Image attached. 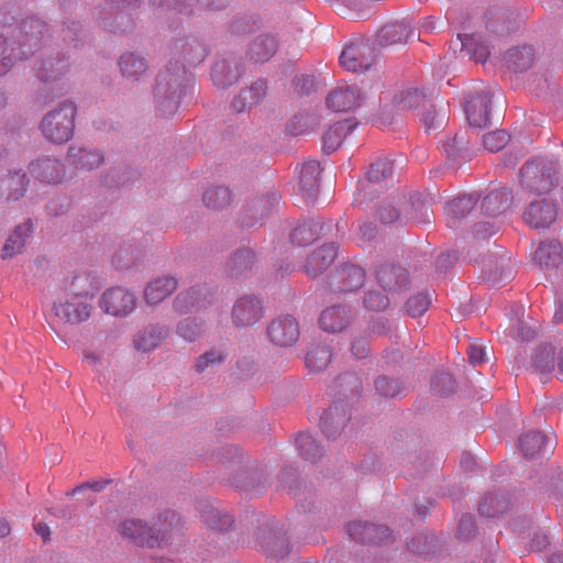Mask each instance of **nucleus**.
<instances>
[{
  "instance_id": "a878e982",
  "label": "nucleus",
  "mask_w": 563,
  "mask_h": 563,
  "mask_svg": "<svg viewBox=\"0 0 563 563\" xmlns=\"http://www.w3.org/2000/svg\"><path fill=\"white\" fill-rule=\"evenodd\" d=\"M514 196L507 188L489 191L482 202V210L488 217H497L505 212L512 203Z\"/></svg>"
},
{
  "instance_id": "7ed1b4c3",
  "label": "nucleus",
  "mask_w": 563,
  "mask_h": 563,
  "mask_svg": "<svg viewBox=\"0 0 563 563\" xmlns=\"http://www.w3.org/2000/svg\"><path fill=\"white\" fill-rule=\"evenodd\" d=\"M558 181V163L552 159L538 158L526 163L520 169V186L531 194H547Z\"/></svg>"
},
{
  "instance_id": "4468645a",
  "label": "nucleus",
  "mask_w": 563,
  "mask_h": 563,
  "mask_svg": "<svg viewBox=\"0 0 563 563\" xmlns=\"http://www.w3.org/2000/svg\"><path fill=\"white\" fill-rule=\"evenodd\" d=\"M347 532L351 539L356 542H367L380 544L391 537V532L386 526H378L371 522L355 521L347 526Z\"/></svg>"
},
{
  "instance_id": "f03ea898",
  "label": "nucleus",
  "mask_w": 563,
  "mask_h": 563,
  "mask_svg": "<svg viewBox=\"0 0 563 563\" xmlns=\"http://www.w3.org/2000/svg\"><path fill=\"white\" fill-rule=\"evenodd\" d=\"M47 26L37 18H29L22 22L18 34L19 38L10 45L8 38L0 35V76L9 71L15 60L26 58L38 47L42 37L46 34Z\"/></svg>"
},
{
  "instance_id": "e2e57ef3",
  "label": "nucleus",
  "mask_w": 563,
  "mask_h": 563,
  "mask_svg": "<svg viewBox=\"0 0 563 563\" xmlns=\"http://www.w3.org/2000/svg\"><path fill=\"white\" fill-rule=\"evenodd\" d=\"M150 4L154 8H177L180 12L191 13L192 10H187L186 7H181L178 0H150Z\"/></svg>"
},
{
  "instance_id": "a211bd4d",
  "label": "nucleus",
  "mask_w": 563,
  "mask_h": 563,
  "mask_svg": "<svg viewBox=\"0 0 563 563\" xmlns=\"http://www.w3.org/2000/svg\"><path fill=\"white\" fill-rule=\"evenodd\" d=\"M357 122L352 119H346L331 125L322 137V148L327 154L335 152L343 141L349 140Z\"/></svg>"
},
{
  "instance_id": "423d86ee",
  "label": "nucleus",
  "mask_w": 563,
  "mask_h": 563,
  "mask_svg": "<svg viewBox=\"0 0 563 563\" xmlns=\"http://www.w3.org/2000/svg\"><path fill=\"white\" fill-rule=\"evenodd\" d=\"M375 62V49L365 40L350 42L340 55L341 66L352 73L368 70Z\"/></svg>"
},
{
  "instance_id": "8fccbe9b",
  "label": "nucleus",
  "mask_w": 563,
  "mask_h": 563,
  "mask_svg": "<svg viewBox=\"0 0 563 563\" xmlns=\"http://www.w3.org/2000/svg\"><path fill=\"white\" fill-rule=\"evenodd\" d=\"M509 142V135L505 130H496L483 136V145L489 152L503 150Z\"/></svg>"
},
{
  "instance_id": "052dcab7",
  "label": "nucleus",
  "mask_w": 563,
  "mask_h": 563,
  "mask_svg": "<svg viewBox=\"0 0 563 563\" xmlns=\"http://www.w3.org/2000/svg\"><path fill=\"white\" fill-rule=\"evenodd\" d=\"M224 68H225L224 64H217L213 67L212 73H211L214 84L222 86V87L230 86L236 81L235 76H232L231 78H228V79L222 78V73H223Z\"/></svg>"
},
{
  "instance_id": "473e14b6",
  "label": "nucleus",
  "mask_w": 563,
  "mask_h": 563,
  "mask_svg": "<svg viewBox=\"0 0 563 563\" xmlns=\"http://www.w3.org/2000/svg\"><path fill=\"white\" fill-rule=\"evenodd\" d=\"M277 51V41L271 35H260L250 45L249 56L254 63H265Z\"/></svg>"
},
{
  "instance_id": "37998d69",
  "label": "nucleus",
  "mask_w": 563,
  "mask_h": 563,
  "mask_svg": "<svg viewBox=\"0 0 563 563\" xmlns=\"http://www.w3.org/2000/svg\"><path fill=\"white\" fill-rule=\"evenodd\" d=\"M509 67L516 71L528 69L533 63V52L530 47L509 49L506 55Z\"/></svg>"
},
{
  "instance_id": "69168bd1",
  "label": "nucleus",
  "mask_w": 563,
  "mask_h": 563,
  "mask_svg": "<svg viewBox=\"0 0 563 563\" xmlns=\"http://www.w3.org/2000/svg\"><path fill=\"white\" fill-rule=\"evenodd\" d=\"M377 229L372 223H363L360 225V234L364 240L371 241L375 238Z\"/></svg>"
},
{
  "instance_id": "c756f323",
  "label": "nucleus",
  "mask_w": 563,
  "mask_h": 563,
  "mask_svg": "<svg viewBox=\"0 0 563 563\" xmlns=\"http://www.w3.org/2000/svg\"><path fill=\"white\" fill-rule=\"evenodd\" d=\"M475 203L476 198L472 195L460 196L446 202L444 213L449 225H455L460 219L473 210Z\"/></svg>"
},
{
  "instance_id": "4d7b16f0",
  "label": "nucleus",
  "mask_w": 563,
  "mask_h": 563,
  "mask_svg": "<svg viewBox=\"0 0 563 563\" xmlns=\"http://www.w3.org/2000/svg\"><path fill=\"white\" fill-rule=\"evenodd\" d=\"M389 299L378 291H367L364 297V306L368 310L380 311L388 307Z\"/></svg>"
},
{
  "instance_id": "680f3d73",
  "label": "nucleus",
  "mask_w": 563,
  "mask_h": 563,
  "mask_svg": "<svg viewBox=\"0 0 563 563\" xmlns=\"http://www.w3.org/2000/svg\"><path fill=\"white\" fill-rule=\"evenodd\" d=\"M464 144V136L456 134L452 140H449L443 144V151L448 156H454Z\"/></svg>"
},
{
  "instance_id": "3c124183",
  "label": "nucleus",
  "mask_w": 563,
  "mask_h": 563,
  "mask_svg": "<svg viewBox=\"0 0 563 563\" xmlns=\"http://www.w3.org/2000/svg\"><path fill=\"white\" fill-rule=\"evenodd\" d=\"M225 358L223 352L218 350H210L203 353L201 356L197 358L196 362V371L198 373H202L208 368H212L214 366L220 365Z\"/></svg>"
},
{
  "instance_id": "a18cd8bd",
  "label": "nucleus",
  "mask_w": 563,
  "mask_h": 563,
  "mask_svg": "<svg viewBox=\"0 0 563 563\" xmlns=\"http://www.w3.org/2000/svg\"><path fill=\"white\" fill-rule=\"evenodd\" d=\"M231 201V191L227 187L218 186L208 189L203 195V202L210 209H221Z\"/></svg>"
},
{
  "instance_id": "6ab92c4d",
  "label": "nucleus",
  "mask_w": 563,
  "mask_h": 563,
  "mask_svg": "<svg viewBox=\"0 0 563 563\" xmlns=\"http://www.w3.org/2000/svg\"><path fill=\"white\" fill-rule=\"evenodd\" d=\"M378 284L388 292H397L407 288L409 284L408 272L394 264H386L377 271Z\"/></svg>"
},
{
  "instance_id": "2f4dec72",
  "label": "nucleus",
  "mask_w": 563,
  "mask_h": 563,
  "mask_svg": "<svg viewBox=\"0 0 563 563\" xmlns=\"http://www.w3.org/2000/svg\"><path fill=\"white\" fill-rule=\"evenodd\" d=\"M167 330L159 325H148L134 338V345L139 351L150 352L156 349L166 338Z\"/></svg>"
},
{
  "instance_id": "dca6fc26",
  "label": "nucleus",
  "mask_w": 563,
  "mask_h": 563,
  "mask_svg": "<svg viewBox=\"0 0 563 563\" xmlns=\"http://www.w3.org/2000/svg\"><path fill=\"white\" fill-rule=\"evenodd\" d=\"M362 102V92L355 85L341 86L333 89L328 98L327 104L336 112L352 110Z\"/></svg>"
},
{
  "instance_id": "aec40b11",
  "label": "nucleus",
  "mask_w": 563,
  "mask_h": 563,
  "mask_svg": "<svg viewBox=\"0 0 563 563\" xmlns=\"http://www.w3.org/2000/svg\"><path fill=\"white\" fill-rule=\"evenodd\" d=\"M338 255V246L334 243L324 244L316 249L308 257L305 265L307 275L317 277L325 272Z\"/></svg>"
},
{
  "instance_id": "c03bdc74",
  "label": "nucleus",
  "mask_w": 563,
  "mask_h": 563,
  "mask_svg": "<svg viewBox=\"0 0 563 563\" xmlns=\"http://www.w3.org/2000/svg\"><path fill=\"white\" fill-rule=\"evenodd\" d=\"M406 201L405 195H397L382 202L378 214L383 223H394L400 220V209L398 206Z\"/></svg>"
},
{
  "instance_id": "72a5a7b5",
  "label": "nucleus",
  "mask_w": 563,
  "mask_h": 563,
  "mask_svg": "<svg viewBox=\"0 0 563 563\" xmlns=\"http://www.w3.org/2000/svg\"><path fill=\"white\" fill-rule=\"evenodd\" d=\"M427 103H429L427 96L418 89L401 91L394 99V104L399 111H418L420 108H424Z\"/></svg>"
},
{
  "instance_id": "13d9d810",
  "label": "nucleus",
  "mask_w": 563,
  "mask_h": 563,
  "mask_svg": "<svg viewBox=\"0 0 563 563\" xmlns=\"http://www.w3.org/2000/svg\"><path fill=\"white\" fill-rule=\"evenodd\" d=\"M254 260V253L251 250H241L235 253L234 257L232 258V273H241L244 269H247L251 267Z\"/></svg>"
},
{
  "instance_id": "ddd939ff",
  "label": "nucleus",
  "mask_w": 563,
  "mask_h": 563,
  "mask_svg": "<svg viewBox=\"0 0 563 563\" xmlns=\"http://www.w3.org/2000/svg\"><path fill=\"white\" fill-rule=\"evenodd\" d=\"M214 294L208 288H190L177 295L174 300V309L178 313H187L207 308L212 303Z\"/></svg>"
},
{
  "instance_id": "393cba45",
  "label": "nucleus",
  "mask_w": 563,
  "mask_h": 563,
  "mask_svg": "<svg viewBox=\"0 0 563 563\" xmlns=\"http://www.w3.org/2000/svg\"><path fill=\"white\" fill-rule=\"evenodd\" d=\"M350 417L346 411L339 406L330 407L323 412L320 420L321 430L329 439H335L336 435L346 427Z\"/></svg>"
},
{
  "instance_id": "9d476101",
  "label": "nucleus",
  "mask_w": 563,
  "mask_h": 563,
  "mask_svg": "<svg viewBox=\"0 0 563 563\" xmlns=\"http://www.w3.org/2000/svg\"><path fill=\"white\" fill-rule=\"evenodd\" d=\"M365 271L356 265L349 264L329 277V285L335 291H354L360 289L364 285Z\"/></svg>"
},
{
  "instance_id": "c9c22d12",
  "label": "nucleus",
  "mask_w": 563,
  "mask_h": 563,
  "mask_svg": "<svg viewBox=\"0 0 563 563\" xmlns=\"http://www.w3.org/2000/svg\"><path fill=\"white\" fill-rule=\"evenodd\" d=\"M67 158L78 168L87 170L100 166L103 161L102 156L97 152L76 147H70L68 150Z\"/></svg>"
},
{
  "instance_id": "603ef678",
  "label": "nucleus",
  "mask_w": 563,
  "mask_h": 563,
  "mask_svg": "<svg viewBox=\"0 0 563 563\" xmlns=\"http://www.w3.org/2000/svg\"><path fill=\"white\" fill-rule=\"evenodd\" d=\"M431 303V296L429 294H418L408 299L406 303L407 312L412 317L423 314Z\"/></svg>"
},
{
  "instance_id": "e433bc0d",
  "label": "nucleus",
  "mask_w": 563,
  "mask_h": 563,
  "mask_svg": "<svg viewBox=\"0 0 563 563\" xmlns=\"http://www.w3.org/2000/svg\"><path fill=\"white\" fill-rule=\"evenodd\" d=\"M322 228L320 222L314 220L299 224L290 234L291 243L298 246L311 244L318 239Z\"/></svg>"
},
{
  "instance_id": "9b49d317",
  "label": "nucleus",
  "mask_w": 563,
  "mask_h": 563,
  "mask_svg": "<svg viewBox=\"0 0 563 563\" xmlns=\"http://www.w3.org/2000/svg\"><path fill=\"white\" fill-rule=\"evenodd\" d=\"M267 333L271 341L276 345L289 346L299 339V323L291 316H284L271 322Z\"/></svg>"
},
{
  "instance_id": "79ce46f5",
  "label": "nucleus",
  "mask_w": 563,
  "mask_h": 563,
  "mask_svg": "<svg viewBox=\"0 0 563 563\" xmlns=\"http://www.w3.org/2000/svg\"><path fill=\"white\" fill-rule=\"evenodd\" d=\"M331 360V350L327 345L311 347L306 356V364L310 371L324 369Z\"/></svg>"
},
{
  "instance_id": "f8f14e48",
  "label": "nucleus",
  "mask_w": 563,
  "mask_h": 563,
  "mask_svg": "<svg viewBox=\"0 0 563 563\" xmlns=\"http://www.w3.org/2000/svg\"><path fill=\"white\" fill-rule=\"evenodd\" d=\"M556 207L547 198L531 201L523 211V220L532 228L549 227L556 219Z\"/></svg>"
},
{
  "instance_id": "49530a36",
  "label": "nucleus",
  "mask_w": 563,
  "mask_h": 563,
  "mask_svg": "<svg viewBox=\"0 0 563 563\" xmlns=\"http://www.w3.org/2000/svg\"><path fill=\"white\" fill-rule=\"evenodd\" d=\"M297 446L306 460L317 461L321 456V449L310 433L298 435Z\"/></svg>"
},
{
  "instance_id": "864d4df0",
  "label": "nucleus",
  "mask_w": 563,
  "mask_h": 563,
  "mask_svg": "<svg viewBox=\"0 0 563 563\" xmlns=\"http://www.w3.org/2000/svg\"><path fill=\"white\" fill-rule=\"evenodd\" d=\"M375 388L384 397H396L402 391L401 384L398 380L386 376L376 379Z\"/></svg>"
},
{
  "instance_id": "a19ab883",
  "label": "nucleus",
  "mask_w": 563,
  "mask_h": 563,
  "mask_svg": "<svg viewBox=\"0 0 563 563\" xmlns=\"http://www.w3.org/2000/svg\"><path fill=\"white\" fill-rule=\"evenodd\" d=\"M394 174V164L388 158H378L371 164L367 179L372 184L387 183Z\"/></svg>"
},
{
  "instance_id": "ea45409f",
  "label": "nucleus",
  "mask_w": 563,
  "mask_h": 563,
  "mask_svg": "<svg viewBox=\"0 0 563 563\" xmlns=\"http://www.w3.org/2000/svg\"><path fill=\"white\" fill-rule=\"evenodd\" d=\"M533 366L541 375L555 372V351L552 345H542L532 356Z\"/></svg>"
},
{
  "instance_id": "6e6552de",
  "label": "nucleus",
  "mask_w": 563,
  "mask_h": 563,
  "mask_svg": "<svg viewBox=\"0 0 563 563\" xmlns=\"http://www.w3.org/2000/svg\"><path fill=\"white\" fill-rule=\"evenodd\" d=\"M136 307L134 294L122 287L107 289L100 298V308L108 314L125 317Z\"/></svg>"
},
{
  "instance_id": "2eb2a0df",
  "label": "nucleus",
  "mask_w": 563,
  "mask_h": 563,
  "mask_svg": "<svg viewBox=\"0 0 563 563\" xmlns=\"http://www.w3.org/2000/svg\"><path fill=\"white\" fill-rule=\"evenodd\" d=\"M552 434V430H549L548 433L530 431L520 438L518 446L527 457L545 455L551 452L554 446Z\"/></svg>"
},
{
  "instance_id": "09e8293b",
  "label": "nucleus",
  "mask_w": 563,
  "mask_h": 563,
  "mask_svg": "<svg viewBox=\"0 0 563 563\" xmlns=\"http://www.w3.org/2000/svg\"><path fill=\"white\" fill-rule=\"evenodd\" d=\"M177 333L184 340L194 342L202 333V327L196 319L186 318L178 323Z\"/></svg>"
},
{
  "instance_id": "4be33fe9",
  "label": "nucleus",
  "mask_w": 563,
  "mask_h": 563,
  "mask_svg": "<svg viewBox=\"0 0 563 563\" xmlns=\"http://www.w3.org/2000/svg\"><path fill=\"white\" fill-rule=\"evenodd\" d=\"M533 262L543 269L558 268L563 264V247L555 240L543 241L537 247Z\"/></svg>"
},
{
  "instance_id": "412c9836",
  "label": "nucleus",
  "mask_w": 563,
  "mask_h": 563,
  "mask_svg": "<svg viewBox=\"0 0 563 563\" xmlns=\"http://www.w3.org/2000/svg\"><path fill=\"white\" fill-rule=\"evenodd\" d=\"M30 173L42 183L57 184L64 176V168L59 161L42 157L31 163Z\"/></svg>"
},
{
  "instance_id": "1a4fd4ad",
  "label": "nucleus",
  "mask_w": 563,
  "mask_h": 563,
  "mask_svg": "<svg viewBox=\"0 0 563 563\" xmlns=\"http://www.w3.org/2000/svg\"><path fill=\"white\" fill-rule=\"evenodd\" d=\"M265 313L261 300L253 295L240 297L232 307L231 317L238 328H250L256 324Z\"/></svg>"
},
{
  "instance_id": "cd10ccee",
  "label": "nucleus",
  "mask_w": 563,
  "mask_h": 563,
  "mask_svg": "<svg viewBox=\"0 0 563 563\" xmlns=\"http://www.w3.org/2000/svg\"><path fill=\"white\" fill-rule=\"evenodd\" d=\"M27 184L25 174L11 173L0 180V196L7 200H18L24 195Z\"/></svg>"
},
{
  "instance_id": "338daca9",
  "label": "nucleus",
  "mask_w": 563,
  "mask_h": 563,
  "mask_svg": "<svg viewBox=\"0 0 563 563\" xmlns=\"http://www.w3.org/2000/svg\"><path fill=\"white\" fill-rule=\"evenodd\" d=\"M536 335V329L530 325H521L518 331V336L521 340H530Z\"/></svg>"
},
{
  "instance_id": "c85d7f7f",
  "label": "nucleus",
  "mask_w": 563,
  "mask_h": 563,
  "mask_svg": "<svg viewBox=\"0 0 563 563\" xmlns=\"http://www.w3.org/2000/svg\"><path fill=\"white\" fill-rule=\"evenodd\" d=\"M413 35V31L405 21H396L384 25L378 34L380 44L391 45L406 43Z\"/></svg>"
},
{
  "instance_id": "0e129e2a",
  "label": "nucleus",
  "mask_w": 563,
  "mask_h": 563,
  "mask_svg": "<svg viewBox=\"0 0 563 563\" xmlns=\"http://www.w3.org/2000/svg\"><path fill=\"white\" fill-rule=\"evenodd\" d=\"M367 342L365 340H357L353 342L351 352L356 358H363L367 355Z\"/></svg>"
},
{
  "instance_id": "de8ad7c7",
  "label": "nucleus",
  "mask_w": 563,
  "mask_h": 563,
  "mask_svg": "<svg viewBox=\"0 0 563 563\" xmlns=\"http://www.w3.org/2000/svg\"><path fill=\"white\" fill-rule=\"evenodd\" d=\"M427 131L442 126L446 122V106L441 102L438 109L432 106V110L420 114Z\"/></svg>"
},
{
  "instance_id": "b1692460",
  "label": "nucleus",
  "mask_w": 563,
  "mask_h": 563,
  "mask_svg": "<svg viewBox=\"0 0 563 563\" xmlns=\"http://www.w3.org/2000/svg\"><path fill=\"white\" fill-rule=\"evenodd\" d=\"M178 287V280L173 276H162L152 280L144 290L148 305H157L169 297Z\"/></svg>"
},
{
  "instance_id": "4c0bfd02",
  "label": "nucleus",
  "mask_w": 563,
  "mask_h": 563,
  "mask_svg": "<svg viewBox=\"0 0 563 563\" xmlns=\"http://www.w3.org/2000/svg\"><path fill=\"white\" fill-rule=\"evenodd\" d=\"M179 74H173L169 69H167L164 74L159 76V80L157 81V85L155 87V95H167V99L164 100L161 104V110H163V107H169L170 111L169 113H174L177 109L176 102L174 100H170V96L176 92L174 85L178 81Z\"/></svg>"
},
{
  "instance_id": "f3484780",
  "label": "nucleus",
  "mask_w": 563,
  "mask_h": 563,
  "mask_svg": "<svg viewBox=\"0 0 563 563\" xmlns=\"http://www.w3.org/2000/svg\"><path fill=\"white\" fill-rule=\"evenodd\" d=\"M321 165L316 159L307 161L299 172V192L306 200H313L319 192Z\"/></svg>"
},
{
  "instance_id": "bb28decb",
  "label": "nucleus",
  "mask_w": 563,
  "mask_h": 563,
  "mask_svg": "<svg viewBox=\"0 0 563 563\" xmlns=\"http://www.w3.org/2000/svg\"><path fill=\"white\" fill-rule=\"evenodd\" d=\"M350 320V310L342 306H333L321 312L319 323L324 331L335 333L345 329Z\"/></svg>"
},
{
  "instance_id": "39448f33",
  "label": "nucleus",
  "mask_w": 563,
  "mask_h": 563,
  "mask_svg": "<svg viewBox=\"0 0 563 563\" xmlns=\"http://www.w3.org/2000/svg\"><path fill=\"white\" fill-rule=\"evenodd\" d=\"M172 523H167V517L158 518L154 527H147L142 520H125L121 525V534L123 538L131 540L141 547H163L169 539V529Z\"/></svg>"
},
{
  "instance_id": "58836bf2",
  "label": "nucleus",
  "mask_w": 563,
  "mask_h": 563,
  "mask_svg": "<svg viewBox=\"0 0 563 563\" xmlns=\"http://www.w3.org/2000/svg\"><path fill=\"white\" fill-rule=\"evenodd\" d=\"M508 499L504 495L495 493L486 494L478 506V511L483 516L497 517L508 509Z\"/></svg>"
},
{
  "instance_id": "0eeeda50",
  "label": "nucleus",
  "mask_w": 563,
  "mask_h": 563,
  "mask_svg": "<svg viewBox=\"0 0 563 563\" xmlns=\"http://www.w3.org/2000/svg\"><path fill=\"white\" fill-rule=\"evenodd\" d=\"M495 97H501L499 88L482 87L466 101L465 112L472 126L482 129L488 124L489 106Z\"/></svg>"
},
{
  "instance_id": "774afa93",
  "label": "nucleus",
  "mask_w": 563,
  "mask_h": 563,
  "mask_svg": "<svg viewBox=\"0 0 563 563\" xmlns=\"http://www.w3.org/2000/svg\"><path fill=\"white\" fill-rule=\"evenodd\" d=\"M474 231H475V234L481 238H485L486 235L493 234L492 225H489L488 223L476 224L474 228Z\"/></svg>"
},
{
  "instance_id": "6e6d98bb",
  "label": "nucleus",
  "mask_w": 563,
  "mask_h": 563,
  "mask_svg": "<svg viewBox=\"0 0 563 563\" xmlns=\"http://www.w3.org/2000/svg\"><path fill=\"white\" fill-rule=\"evenodd\" d=\"M487 354V346L481 340L471 341L467 347L468 361L472 365L476 366L485 362Z\"/></svg>"
},
{
  "instance_id": "7c9ffc66",
  "label": "nucleus",
  "mask_w": 563,
  "mask_h": 563,
  "mask_svg": "<svg viewBox=\"0 0 563 563\" xmlns=\"http://www.w3.org/2000/svg\"><path fill=\"white\" fill-rule=\"evenodd\" d=\"M32 229L33 228L31 221H25L24 223L18 225L9 235L3 245L2 257L9 258L15 254L21 253L25 246L26 239L32 232Z\"/></svg>"
},
{
  "instance_id": "bf43d9fd",
  "label": "nucleus",
  "mask_w": 563,
  "mask_h": 563,
  "mask_svg": "<svg viewBox=\"0 0 563 563\" xmlns=\"http://www.w3.org/2000/svg\"><path fill=\"white\" fill-rule=\"evenodd\" d=\"M411 207L415 209V212L410 214V219L416 222H431L429 210L424 202L421 201L420 196L412 197Z\"/></svg>"
},
{
  "instance_id": "5fc2aeb1",
  "label": "nucleus",
  "mask_w": 563,
  "mask_h": 563,
  "mask_svg": "<svg viewBox=\"0 0 563 563\" xmlns=\"http://www.w3.org/2000/svg\"><path fill=\"white\" fill-rule=\"evenodd\" d=\"M433 389L440 395H450L456 388V382L449 373H441L432 383Z\"/></svg>"
},
{
  "instance_id": "f257e3e1",
  "label": "nucleus",
  "mask_w": 563,
  "mask_h": 563,
  "mask_svg": "<svg viewBox=\"0 0 563 563\" xmlns=\"http://www.w3.org/2000/svg\"><path fill=\"white\" fill-rule=\"evenodd\" d=\"M92 298L88 278L76 276L54 301L52 312L63 324H81L91 317Z\"/></svg>"
},
{
  "instance_id": "20e7f679",
  "label": "nucleus",
  "mask_w": 563,
  "mask_h": 563,
  "mask_svg": "<svg viewBox=\"0 0 563 563\" xmlns=\"http://www.w3.org/2000/svg\"><path fill=\"white\" fill-rule=\"evenodd\" d=\"M77 107L71 101H63L44 115L40 129L43 136L55 144L69 141L74 134Z\"/></svg>"
},
{
  "instance_id": "5701e85b",
  "label": "nucleus",
  "mask_w": 563,
  "mask_h": 563,
  "mask_svg": "<svg viewBox=\"0 0 563 563\" xmlns=\"http://www.w3.org/2000/svg\"><path fill=\"white\" fill-rule=\"evenodd\" d=\"M266 81L258 79L246 89L242 90L232 101V108L235 112L241 113L251 110L260 104L266 96Z\"/></svg>"
},
{
  "instance_id": "f704fd0d",
  "label": "nucleus",
  "mask_w": 563,
  "mask_h": 563,
  "mask_svg": "<svg viewBox=\"0 0 563 563\" xmlns=\"http://www.w3.org/2000/svg\"><path fill=\"white\" fill-rule=\"evenodd\" d=\"M119 66L123 77L129 79H139L147 69L145 58L135 53L123 54L119 59Z\"/></svg>"
}]
</instances>
